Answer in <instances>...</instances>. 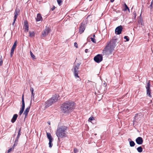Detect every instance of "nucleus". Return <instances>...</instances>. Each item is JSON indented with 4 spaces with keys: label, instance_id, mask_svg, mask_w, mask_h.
<instances>
[{
    "label": "nucleus",
    "instance_id": "nucleus-33",
    "mask_svg": "<svg viewBox=\"0 0 153 153\" xmlns=\"http://www.w3.org/2000/svg\"><path fill=\"white\" fill-rule=\"evenodd\" d=\"M78 152V150L76 149V148H74V152L73 153H76Z\"/></svg>",
    "mask_w": 153,
    "mask_h": 153
},
{
    "label": "nucleus",
    "instance_id": "nucleus-29",
    "mask_svg": "<svg viewBox=\"0 0 153 153\" xmlns=\"http://www.w3.org/2000/svg\"><path fill=\"white\" fill-rule=\"evenodd\" d=\"M14 149V147H12L11 148H10L8 150V153H9L12 150H13Z\"/></svg>",
    "mask_w": 153,
    "mask_h": 153
},
{
    "label": "nucleus",
    "instance_id": "nucleus-15",
    "mask_svg": "<svg viewBox=\"0 0 153 153\" xmlns=\"http://www.w3.org/2000/svg\"><path fill=\"white\" fill-rule=\"evenodd\" d=\"M25 31L27 32L29 30V26L28 23L27 21H25L24 22Z\"/></svg>",
    "mask_w": 153,
    "mask_h": 153
},
{
    "label": "nucleus",
    "instance_id": "nucleus-28",
    "mask_svg": "<svg viewBox=\"0 0 153 153\" xmlns=\"http://www.w3.org/2000/svg\"><path fill=\"white\" fill-rule=\"evenodd\" d=\"M124 7H125V9H124V11H126L129 8L127 6V5L125 3L124 4Z\"/></svg>",
    "mask_w": 153,
    "mask_h": 153
},
{
    "label": "nucleus",
    "instance_id": "nucleus-9",
    "mask_svg": "<svg viewBox=\"0 0 153 153\" xmlns=\"http://www.w3.org/2000/svg\"><path fill=\"white\" fill-rule=\"evenodd\" d=\"M94 60L98 63H100L102 60V56L101 55L98 54L94 57Z\"/></svg>",
    "mask_w": 153,
    "mask_h": 153
},
{
    "label": "nucleus",
    "instance_id": "nucleus-36",
    "mask_svg": "<svg viewBox=\"0 0 153 153\" xmlns=\"http://www.w3.org/2000/svg\"><path fill=\"white\" fill-rule=\"evenodd\" d=\"M17 43V41H15V42L14 43L13 45L15 46L16 47Z\"/></svg>",
    "mask_w": 153,
    "mask_h": 153
},
{
    "label": "nucleus",
    "instance_id": "nucleus-46",
    "mask_svg": "<svg viewBox=\"0 0 153 153\" xmlns=\"http://www.w3.org/2000/svg\"><path fill=\"white\" fill-rule=\"evenodd\" d=\"M93 36L94 37H95V35L94 34H93Z\"/></svg>",
    "mask_w": 153,
    "mask_h": 153
},
{
    "label": "nucleus",
    "instance_id": "nucleus-6",
    "mask_svg": "<svg viewBox=\"0 0 153 153\" xmlns=\"http://www.w3.org/2000/svg\"><path fill=\"white\" fill-rule=\"evenodd\" d=\"M146 94L148 96L151 98L152 97V96L151 94V90L150 88V84L149 81L147 82V85L146 86Z\"/></svg>",
    "mask_w": 153,
    "mask_h": 153
},
{
    "label": "nucleus",
    "instance_id": "nucleus-41",
    "mask_svg": "<svg viewBox=\"0 0 153 153\" xmlns=\"http://www.w3.org/2000/svg\"><path fill=\"white\" fill-rule=\"evenodd\" d=\"M115 0H110V1L111 2H113Z\"/></svg>",
    "mask_w": 153,
    "mask_h": 153
},
{
    "label": "nucleus",
    "instance_id": "nucleus-48",
    "mask_svg": "<svg viewBox=\"0 0 153 153\" xmlns=\"http://www.w3.org/2000/svg\"><path fill=\"white\" fill-rule=\"evenodd\" d=\"M92 0H89V1H92Z\"/></svg>",
    "mask_w": 153,
    "mask_h": 153
},
{
    "label": "nucleus",
    "instance_id": "nucleus-20",
    "mask_svg": "<svg viewBox=\"0 0 153 153\" xmlns=\"http://www.w3.org/2000/svg\"><path fill=\"white\" fill-rule=\"evenodd\" d=\"M15 49L11 48L10 53V57H12L14 51Z\"/></svg>",
    "mask_w": 153,
    "mask_h": 153
},
{
    "label": "nucleus",
    "instance_id": "nucleus-19",
    "mask_svg": "<svg viewBox=\"0 0 153 153\" xmlns=\"http://www.w3.org/2000/svg\"><path fill=\"white\" fill-rule=\"evenodd\" d=\"M29 36L31 37H33L34 36H35V33L33 32H31L30 31L29 32Z\"/></svg>",
    "mask_w": 153,
    "mask_h": 153
},
{
    "label": "nucleus",
    "instance_id": "nucleus-12",
    "mask_svg": "<svg viewBox=\"0 0 153 153\" xmlns=\"http://www.w3.org/2000/svg\"><path fill=\"white\" fill-rule=\"evenodd\" d=\"M85 29L84 24L82 23L79 29V33L80 34L82 33Z\"/></svg>",
    "mask_w": 153,
    "mask_h": 153
},
{
    "label": "nucleus",
    "instance_id": "nucleus-42",
    "mask_svg": "<svg viewBox=\"0 0 153 153\" xmlns=\"http://www.w3.org/2000/svg\"><path fill=\"white\" fill-rule=\"evenodd\" d=\"M153 3V1H152L151 2V5H152Z\"/></svg>",
    "mask_w": 153,
    "mask_h": 153
},
{
    "label": "nucleus",
    "instance_id": "nucleus-37",
    "mask_svg": "<svg viewBox=\"0 0 153 153\" xmlns=\"http://www.w3.org/2000/svg\"><path fill=\"white\" fill-rule=\"evenodd\" d=\"M74 46L76 48H78L77 44V43L76 42H75L74 43Z\"/></svg>",
    "mask_w": 153,
    "mask_h": 153
},
{
    "label": "nucleus",
    "instance_id": "nucleus-1",
    "mask_svg": "<svg viewBox=\"0 0 153 153\" xmlns=\"http://www.w3.org/2000/svg\"><path fill=\"white\" fill-rule=\"evenodd\" d=\"M75 107V104L73 102H66L62 105L61 109L63 112L68 113L72 111Z\"/></svg>",
    "mask_w": 153,
    "mask_h": 153
},
{
    "label": "nucleus",
    "instance_id": "nucleus-43",
    "mask_svg": "<svg viewBox=\"0 0 153 153\" xmlns=\"http://www.w3.org/2000/svg\"><path fill=\"white\" fill-rule=\"evenodd\" d=\"M127 10H128V12H130V10H129V8H128Z\"/></svg>",
    "mask_w": 153,
    "mask_h": 153
},
{
    "label": "nucleus",
    "instance_id": "nucleus-14",
    "mask_svg": "<svg viewBox=\"0 0 153 153\" xmlns=\"http://www.w3.org/2000/svg\"><path fill=\"white\" fill-rule=\"evenodd\" d=\"M136 141L137 144L140 145L143 143V140L142 137H139L136 139Z\"/></svg>",
    "mask_w": 153,
    "mask_h": 153
},
{
    "label": "nucleus",
    "instance_id": "nucleus-3",
    "mask_svg": "<svg viewBox=\"0 0 153 153\" xmlns=\"http://www.w3.org/2000/svg\"><path fill=\"white\" fill-rule=\"evenodd\" d=\"M67 127L64 126H62L57 128L56 133L58 139L60 138H62L66 136V130Z\"/></svg>",
    "mask_w": 153,
    "mask_h": 153
},
{
    "label": "nucleus",
    "instance_id": "nucleus-38",
    "mask_svg": "<svg viewBox=\"0 0 153 153\" xmlns=\"http://www.w3.org/2000/svg\"><path fill=\"white\" fill-rule=\"evenodd\" d=\"M2 63H3V61L2 60H1V61H0V65L1 66L2 65Z\"/></svg>",
    "mask_w": 153,
    "mask_h": 153
},
{
    "label": "nucleus",
    "instance_id": "nucleus-18",
    "mask_svg": "<svg viewBox=\"0 0 153 153\" xmlns=\"http://www.w3.org/2000/svg\"><path fill=\"white\" fill-rule=\"evenodd\" d=\"M18 117V115L16 114H15L13 115V117L11 120V122L12 123H14Z\"/></svg>",
    "mask_w": 153,
    "mask_h": 153
},
{
    "label": "nucleus",
    "instance_id": "nucleus-31",
    "mask_svg": "<svg viewBox=\"0 0 153 153\" xmlns=\"http://www.w3.org/2000/svg\"><path fill=\"white\" fill-rule=\"evenodd\" d=\"M137 114H136L135 115V116L134 117V120L133 121V122H135L136 121V120L137 118Z\"/></svg>",
    "mask_w": 153,
    "mask_h": 153
},
{
    "label": "nucleus",
    "instance_id": "nucleus-13",
    "mask_svg": "<svg viewBox=\"0 0 153 153\" xmlns=\"http://www.w3.org/2000/svg\"><path fill=\"white\" fill-rule=\"evenodd\" d=\"M19 9H16L15 12L14 13V18L13 20V25L15 22V21L17 18V16L18 13H19Z\"/></svg>",
    "mask_w": 153,
    "mask_h": 153
},
{
    "label": "nucleus",
    "instance_id": "nucleus-24",
    "mask_svg": "<svg viewBox=\"0 0 153 153\" xmlns=\"http://www.w3.org/2000/svg\"><path fill=\"white\" fill-rule=\"evenodd\" d=\"M18 140H19V139L16 138V139L14 142V145H13L14 146H17V145L18 144Z\"/></svg>",
    "mask_w": 153,
    "mask_h": 153
},
{
    "label": "nucleus",
    "instance_id": "nucleus-44",
    "mask_svg": "<svg viewBox=\"0 0 153 153\" xmlns=\"http://www.w3.org/2000/svg\"><path fill=\"white\" fill-rule=\"evenodd\" d=\"M48 123L49 124H50V122H48Z\"/></svg>",
    "mask_w": 153,
    "mask_h": 153
},
{
    "label": "nucleus",
    "instance_id": "nucleus-39",
    "mask_svg": "<svg viewBox=\"0 0 153 153\" xmlns=\"http://www.w3.org/2000/svg\"><path fill=\"white\" fill-rule=\"evenodd\" d=\"M16 48V47L13 45V46L12 47V48H11L15 49Z\"/></svg>",
    "mask_w": 153,
    "mask_h": 153
},
{
    "label": "nucleus",
    "instance_id": "nucleus-47",
    "mask_svg": "<svg viewBox=\"0 0 153 153\" xmlns=\"http://www.w3.org/2000/svg\"><path fill=\"white\" fill-rule=\"evenodd\" d=\"M54 9V8H53L52 9V10H53Z\"/></svg>",
    "mask_w": 153,
    "mask_h": 153
},
{
    "label": "nucleus",
    "instance_id": "nucleus-40",
    "mask_svg": "<svg viewBox=\"0 0 153 153\" xmlns=\"http://www.w3.org/2000/svg\"><path fill=\"white\" fill-rule=\"evenodd\" d=\"M88 49H86L85 51V53H87L88 52Z\"/></svg>",
    "mask_w": 153,
    "mask_h": 153
},
{
    "label": "nucleus",
    "instance_id": "nucleus-10",
    "mask_svg": "<svg viewBox=\"0 0 153 153\" xmlns=\"http://www.w3.org/2000/svg\"><path fill=\"white\" fill-rule=\"evenodd\" d=\"M51 32V30L49 28L46 27L42 33V36L44 37L46 36Z\"/></svg>",
    "mask_w": 153,
    "mask_h": 153
},
{
    "label": "nucleus",
    "instance_id": "nucleus-25",
    "mask_svg": "<svg viewBox=\"0 0 153 153\" xmlns=\"http://www.w3.org/2000/svg\"><path fill=\"white\" fill-rule=\"evenodd\" d=\"M58 4L60 6L62 4V0H56Z\"/></svg>",
    "mask_w": 153,
    "mask_h": 153
},
{
    "label": "nucleus",
    "instance_id": "nucleus-17",
    "mask_svg": "<svg viewBox=\"0 0 153 153\" xmlns=\"http://www.w3.org/2000/svg\"><path fill=\"white\" fill-rule=\"evenodd\" d=\"M30 107H27L25 110L24 112V114L25 115V118H26L28 115V113L29 111Z\"/></svg>",
    "mask_w": 153,
    "mask_h": 153
},
{
    "label": "nucleus",
    "instance_id": "nucleus-7",
    "mask_svg": "<svg viewBox=\"0 0 153 153\" xmlns=\"http://www.w3.org/2000/svg\"><path fill=\"white\" fill-rule=\"evenodd\" d=\"M47 138L49 139V147L51 148L53 145L52 142L53 140V139L52 138L51 134L49 133H47Z\"/></svg>",
    "mask_w": 153,
    "mask_h": 153
},
{
    "label": "nucleus",
    "instance_id": "nucleus-16",
    "mask_svg": "<svg viewBox=\"0 0 153 153\" xmlns=\"http://www.w3.org/2000/svg\"><path fill=\"white\" fill-rule=\"evenodd\" d=\"M37 22L42 20V18L41 15L40 13H38L37 15L36 18V19Z\"/></svg>",
    "mask_w": 153,
    "mask_h": 153
},
{
    "label": "nucleus",
    "instance_id": "nucleus-22",
    "mask_svg": "<svg viewBox=\"0 0 153 153\" xmlns=\"http://www.w3.org/2000/svg\"><path fill=\"white\" fill-rule=\"evenodd\" d=\"M137 150L138 152H141L143 151L142 148L141 146L138 147L137 148Z\"/></svg>",
    "mask_w": 153,
    "mask_h": 153
},
{
    "label": "nucleus",
    "instance_id": "nucleus-30",
    "mask_svg": "<svg viewBox=\"0 0 153 153\" xmlns=\"http://www.w3.org/2000/svg\"><path fill=\"white\" fill-rule=\"evenodd\" d=\"M91 41L94 43H96V41L95 40V39H94V38H92V37H91Z\"/></svg>",
    "mask_w": 153,
    "mask_h": 153
},
{
    "label": "nucleus",
    "instance_id": "nucleus-4",
    "mask_svg": "<svg viewBox=\"0 0 153 153\" xmlns=\"http://www.w3.org/2000/svg\"><path fill=\"white\" fill-rule=\"evenodd\" d=\"M59 96L58 95L55 94L50 99L45 102V107H48L52 104L56 102L58 100Z\"/></svg>",
    "mask_w": 153,
    "mask_h": 153
},
{
    "label": "nucleus",
    "instance_id": "nucleus-32",
    "mask_svg": "<svg viewBox=\"0 0 153 153\" xmlns=\"http://www.w3.org/2000/svg\"><path fill=\"white\" fill-rule=\"evenodd\" d=\"M124 39H126V41H129V39L128 38L127 36H125L124 37Z\"/></svg>",
    "mask_w": 153,
    "mask_h": 153
},
{
    "label": "nucleus",
    "instance_id": "nucleus-35",
    "mask_svg": "<svg viewBox=\"0 0 153 153\" xmlns=\"http://www.w3.org/2000/svg\"><path fill=\"white\" fill-rule=\"evenodd\" d=\"M30 91L31 92V94H33V88H30Z\"/></svg>",
    "mask_w": 153,
    "mask_h": 153
},
{
    "label": "nucleus",
    "instance_id": "nucleus-23",
    "mask_svg": "<svg viewBox=\"0 0 153 153\" xmlns=\"http://www.w3.org/2000/svg\"><path fill=\"white\" fill-rule=\"evenodd\" d=\"M21 128H20L19 130L18 133L17 137H16V138L19 139V137L21 135Z\"/></svg>",
    "mask_w": 153,
    "mask_h": 153
},
{
    "label": "nucleus",
    "instance_id": "nucleus-26",
    "mask_svg": "<svg viewBox=\"0 0 153 153\" xmlns=\"http://www.w3.org/2000/svg\"><path fill=\"white\" fill-rule=\"evenodd\" d=\"M34 94H33H33H31V101H30V103H31L32 100H34Z\"/></svg>",
    "mask_w": 153,
    "mask_h": 153
},
{
    "label": "nucleus",
    "instance_id": "nucleus-2",
    "mask_svg": "<svg viewBox=\"0 0 153 153\" xmlns=\"http://www.w3.org/2000/svg\"><path fill=\"white\" fill-rule=\"evenodd\" d=\"M116 46V43L114 41H110L105 47L102 51L104 55H109L111 54L114 50Z\"/></svg>",
    "mask_w": 153,
    "mask_h": 153
},
{
    "label": "nucleus",
    "instance_id": "nucleus-11",
    "mask_svg": "<svg viewBox=\"0 0 153 153\" xmlns=\"http://www.w3.org/2000/svg\"><path fill=\"white\" fill-rule=\"evenodd\" d=\"M123 29L122 26L121 25H120L117 27L115 30V33L118 35L120 34L121 33Z\"/></svg>",
    "mask_w": 153,
    "mask_h": 153
},
{
    "label": "nucleus",
    "instance_id": "nucleus-8",
    "mask_svg": "<svg viewBox=\"0 0 153 153\" xmlns=\"http://www.w3.org/2000/svg\"><path fill=\"white\" fill-rule=\"evenodd\" d=\"M25 107V104L24 102V95H22V107L19 112V115H21L23 113Z\"/></svg>",
    "mask_w": 153,
    "mask_h": 153
},
{
    "label": "nucleus",
    "instance_id": "nucleus-45",
    "mask_svg": "<svg viewBox=\"0 0 153 153\" xmlns=\"http://www.w3.org/2000/svg\"><path fill=\"white\" fill-rule=\"evenodd\" d=\"M150 6L151 7V8H152V5H151V4H150Z\"/></svg>",
    "mask_w": 153,
    "mask_h": 153
},
{
    "label": "nucleus",
    "instance_id": "nucleus-21",
    "mask_svg": "<svg viewBox=\"0 0 153 153\" xmlns=\"http://www.w3.org/2000/svg\"><path fill=\"white\" fill-rule=\"evenodd\" d=\"M129 144L130 146L131 147H133L135 145L134 142L133 141H130Z\"/></svg>",
    "mask_w": 153,
    "mask_h": 153
},
{
    "label": "nucleus",
    "instance_id": "nucleus-5",
    "mask_svg": "<svg viewBox=\"0 0 153 153\" xmlns=\"http://www.w3.org/2000/svg\"><path fill=\"white\" fill-rule=\"evenodd\" d=\"M80 63H78L75 66H74V68L72 69L73 72L74 76L76 78H79L78 76L79 71L78 69L79 68Z\"/></svg>",
    "mask_w": 153,
    "mask_h": 153
},
{
    "label": "nucleus",
    "instance_id": "nucleus-27",
    "mask_svg": "<svg viewBox=\"0 0 153 153\" xmlns=\"http://www.w3.org/2000/svg\"><path fill=\"white\" fill-rule=\"evenodd\" d=\"M30 56H31V57L33 59H36L35 56L33 54V53L31 51L30 52Z\"/></svg>",
    "mask_w": 153,
    "mask_h": 153
},
{
    "label": "nucleus",
    "instance_id": "nucleus-34",
    "mask_svg": "<svg viewBox=\"0 0 153 153\" xmlns=\"http://www.w3.org/2000/svg\"><path fill=\"white\" fill-rule=\"evenodd\" d=\"M94 119V118L93 117H90L89 119H88V120L89 121V120H93Z\"/></svg>",
    "mask_w": 153,
    "mask_h": 153
}]
</instances>
